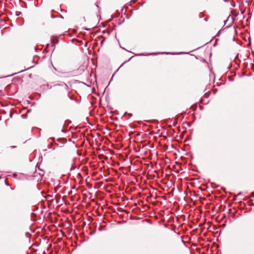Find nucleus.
I'll use <instances>...</instances> for the list:
<instances>
[{"label":"nucleus","mask_w":254,"mask_h":254,"mask_svg":"<svg viewBox=\"0 0 254 254\" xmlns=\"http://www.w3.org/2000/svg\"><path fill=\"white\" fill-rule=\"evenodd\" d=\"M41 173H39V175L41 176H43L44 175V172L43 170H41Z\"/></svg>","instance_id":"f257e3e1"},{"label":"nucleus","mask_w":254,"mask_h":254,"mask_svg":"<svg viewBox=\"0 0 254 254\" xmlns=\"http://www.w3.org/2000/svg\"><path fill=\"white\" fill-rule=\"evenodd\" d=\"M21 14V12H20V11H16V15L17 16H19V15H20Z\"/></svg>","instance_id":"f03ea898"},{"label":"nucleus","mask_w":254,"mask_h":254,"mask_svg":"<svg viewBox=\"0 0 254 254\" xmlns=\"http://www.w3.org/2000/svg\"><path fill=\"white\" fill-rule=\"evenodd\" d=\"M62 131L64 132H65L66 131L64 129H62Z\"/></svg>","instance_id":"7ed1b4c3"},{"label":"nucleus","mask_w":254,"mask_h":254,"mask_svg":"<svg viewBox=\"0 0 254 254\" xmlns=\"http://www.w3.org/2000/svg\"><path fill=\"white\" fill-rule=\"evenodd\" d=\"M182 242H183L184 244H185V243L184 241L183 240V239H182Z\"/></svg>","instance_id":"20e7f679"},{"label":"nucleus","mask_w":254,"mask_h":254,"mask_svg":"<svg viewBox=\"0 0 254 254\" xmlns=\"http://www.w3.org/2000/svg\"><path fill=\"white\" fill-rule=\"evenodd\" d=\"M49 139H51V140H54V138H50Z\"/></svg>","instance_id":"39448f33"},{"label":"nucleus","mask_w":254,"mask_h":254,"mask_svg":"<svg viewBox=\"0 0 254 254\" xmlns=\"http://www.w3.org/2000/svg\"><path fill=\"white\" fill-rule=\"evenodd\" d=\"M226 21H227V20H224V24H226Z\"/></svg>","instance_id":"423d86ee"},{"label":"nucleus","mask_w":254,"mask_h":254,"mask_svg":"<svg viewBox=\"0 0 254 254\" xmlns=\"http://www.w3.org/2000/svg\"><path fill=\"white\" fill-rule=\"evenodd\" d=\"M13 176H14V177H16V174H13Z\"/></svg>","instance_id":"0eeeda50"},{"label":"nucleus","mask_w":254,"mask_h":254,"mask_svg":"<svg viewBox=\"0 0 254 254\" xmlns=\"http://www.w3.org/2000/svg\"><path fill=\"white\" fill-rule=\"evenodd\" d=\"M241 192H240V193H239L237 194V195H241Z\"/></svg>","instance_id":"6e6552de"},{"label":"nucleus","mask_w":254,"mask_h":254,"mask_svg":"<svg viewBox=\"0 0 254 254\" xmlns=\"http://www.w3.org/2000/svg\"><path fill=\"white\" fill-rule=\"evenodd\" d=\"M65 84V86H66V87H67V85H66V84Z\"/></svg>","instance_id":"1a4fd4ad"}]
</instances>
